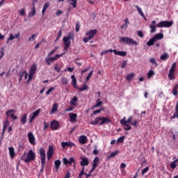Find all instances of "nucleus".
<instances>
[{
  "instance_id": "nucleus-1",
  "label": "nucleus",
  "mask_w": 178,
  "mask_h": 178,
  "mask_svg": "<svg viewBox=\"0 0 178 178\" xmlns=\"http://www.w3.org/2000/svg\"><path fill=\"white\" fill-rule=\"evenodd\" d=\"M36 154L33 149H30L28 151V152H24L22 156V161L24 162H26V163H29V162H32V161H34L35 159Z\"/></svg>"
},
{
  "instance_id": "nucleus-2",
  "label": "nucleus",
  "mask_w": 178,
  "mask_h": 178,
  "mask_svg": "<svg viewBox=\"0 0 178 178\" xmlns=\"http://www.w3.org/2000/svg\"><path fill=\"white\" fill-rule=\"evenodd\" d=\"M72 38H74L73 33H70L67 36H65L63 38V41L65 45L64 51H65L64 54L67 52V48H69V47H70V44H72V42L70 41Z\"/></svg>"
},
{
  "instance_id": "nucleus-3",
  "label": "nucleus",
  "mask_w": 178,
  "mask_h": 178,
  "mask_svg": "<svg viewBox=\"0 0 178 178\" xmlns=\"http://www.w3.org/2000/svg\"><path fill=\"white\" fill-rule=\"evenodd\" d=\"M119 41L120 42H122L127 45H138V42H137V41L129 37H120L119 38Z\"/></svg>"
},
{
  "instance_id": "nucleus-4",
  "label": "nucleus",
  "mask_w": 178,
  "mask_h": 178,
  "mask_svg": "<svg viewBox=\"0 0 178 178\" xmlns=\"http://www.w3.org/2000/svg\"><path fill=\"white\" fill-rule=\"evenodd\" d=\"M97 31H98L97 29H92L86 32V35H87V38H84L83 39V42H85V44H87L88 41L92 40V38L95 37V34H97Z\"/></svg>"
},
{
  "instance_id": "nucleus-5",
  "label": "nucleus",
  "mask_w": 178,
  "mask_h": 178,
  "mask_svg": "<svg viewBox=\"0 0 178 178\" xmlns=\"http://www.w3.org/2000/svg\"><path fill=\"white\" fill-rule=\"evenodd\" d=\"M65 55V53H63L61 54H56L54 57L48 56L44 58L45 62L47 63V65L49 66L52 62H55V60H58L59 58H62Z\"/></svg>"
},
{
  "instance_id": "nucleus-6",
  "label": "nucleus",
  "mask_w": 178,
  "mask_h": 178,
  "mask_svg": "<svg viewBox=\"0 0 178 178\" xmlns=\"http://www.w3.org/2000/svg\"><path fill=\"white\" fill-rule=\"evenodd\" d=\"M39 154L41 159V165H42V168L40 169V172H44V168H45V149H44V148H40L39 149Z\"/></svg>"
},
{
  "instance_id": "nucleus-7",
  "label": "nucleus",
  "mask_w": 178,
  "mask_h": 178,
  "mask_svg": "<svg viewBox=\"0 0 178 178\" xmlns=\"http://www.w3.org/2000/svg\"><path fill=\"white\" fill-rule=\"evenodd\" d=\"M35 72H37V64H33L31 66L30 70H29V79L27 80V84L30 82V80L33 79V76L35 74Z\"/></svg>"
},
{
  "instance_id": "nucleus-8",
  "label": "nucleus",
  "mask_w": 178,
  "mask_h": 178,
  "mask_svg": "<svg viewBox=\"0 0 178 178\" xmlns=\"http://www.w3.org/2000/svg\"><path fill=\"white\" fill-rule=\"evenodd\" d=\"M173 26V21H161L156 24V27L162 29V27H172Z\"/></svg>"
},
{
  "instance_id": "nucleus-9",
  "label": "nucleus",
  "mask_w": 178,
  "mask_h": 178,
  "mask_svg": "<svg viewBox=\"0 0 178 178\" xmlns=\"http://www.w3.org/2000/svg\"><path fill=\"white\" fill-rule=\"evenodd\" d=\"M120 123L122 124V126H124V130H131V126H130V124L126 122V117H124L123 119L120 120Z\"/></svg>"
},
{
  "instance_id": "nucleus-10",
  "label": "nucleus",
  "mask_w": 178,
  "mask_h": 178,
  "mask_svg": "<svg viewBox=\"0 0 178 178\" xmlns=\"http://www.w3.org/2000/svg\"><path fill=\"white\" fill-rule=\"evenodd\" d=\"M40 112H41V109H38L36 111H35L34 113H32L29 115V123L33 122L34 119H35L37 118V116H38V115H40Z\"/></svg>"
},
{
  "instance_id": "nucleus-11",
  "label": "nucleus",
  "mask_w": 178,
  "mask_h": 178,
  "mask_svg": "<svg viewBox=\"0 0 178 178\" xmlns=\"http://www.w3.org/2000/svg\"><path fill=\"white\" fill-rule=\"evenodd\" d=\"M28 140L31 145H35V137L32 132L28 134Z\"/></svg>"
},
{
  "instance_id": "nucleus-12",
  "label": "nucleus",
  "mask_w": 178,
  "mask_h": 178,
  "mask_svg": "<svg viewBox=\"0 0 178 178\" xmlns=\"http://www.w3.org/2000/svg\"><path fill=\"white\" fill-rule=\"evenodd\" d=\"M8 118H12L14 120L17 119V116L15 115V110H8L6 113Z\"/></svg>"
},
{
  "instance_id": "nucleus-13",
  "label": "nucleus",
  "mask_w": 178,
  "mask_h": 178,
  "mask_svg": "<svg viewBox=\"0 0 178 178\" xmlns=\"http://www.w3.org/2000/svg\"><path fill=\"white\" fill-rule=\"evenodd\" d=\"M52 155H54V147L50 145L47 150V159L49 161L52 158Z\"/></svg>"
},
{
  "instance_id": "nucleus-14",
  "label": "nucleus",
  "mask_w": 178,
  "mask_h": 178,
  "mask_svg": "<svg viewBox=\"0 0 178 178\" xmlns=\"http://www.w3.org/2000/svg\"><path fill=\"white\" fill-rule=\"evenodd\" d=\"M81 159L80 162L81 166H88L90 161H88V158L81 157Z\"/></svg>"
},
{
  "instance_id": "nucleus-15",
  "label": "nucleus",
  "mask_w": 178,
  "mask_h": 178,
  "mask_svg": "<svg viewBox=\"0 0 178 178\" xmlns=\"http://www.w3.org/2000/svg\"><path fill=\"white\" fill-rule=\"evenodd\" d=\"M51 128L52 130H58L59 129V122L58 121H52L51 122Z\"/></svg>"
},
{
  "instance_id": "nucleus-16",
  "label": "nucleus",
  "mask_w": 178,
  "mask_h": 178,
  "mask_svg": "<svg viewBox=\"0 0 178 178\" xmlns=\"http://www.w3.org/2000/svg\"><path fill=\"white\" fill-rule=\"evenodd\" d=\"M105 123H111V120H109V118L101 117L99 125L102 126V124H105Z\"/></svg>"
},
{
  "instance_id": "nucleus-17",
  "label": "nucleus",
  "mask_w": 178,
  "mask_h": 178,
  "mask_svg": "<svg viewBox=\"0 0 178 178\" xmlns=\"http://www.w3.org/2000/svg\"><path fill=\"white\" fill-rule=\"evenodd\" d=\"M61 145L63 148H66V147H74V143L72 142H62Z\"/></svg>"
},
{
  "instance_id": "nucleus-18",
  "label": "nucleus",
  "mask_w": 178,
  "mask_h": 178,
  "mask_svg": "<svg viewBox=\"0 0 178 178\" xmlns=\"http://www.w3.org/2000/svg\"><path fill=\"white\" fill-rule=\"evenodd\" d=\"M69 116H70V122H76L77 119V114L74 113H70Z\"/></svg>"
},
{
  "instance_id": "nucleus-19",
  "label": "nucleus",
  "mask_w": 178,
  "mask_h": 178,
  "mask_svg": "<svg viewBox=\"0 0 178 178\" xmlns=\"http://www.w3.org/2000/svg\"><path fill=\"white\" fill-rule=\"evenodd\" d=\"M71 79L72 87H74V88H77V79H76V76H74V75H72Z\"/></svg>"
},
{
  "instance_id": "nucleus-20",
  "label": "nucleus",
  "mask_w": 178,
  "mask_h": 178,
  "mask_svg": "<svg viewBox=\"0 0 178 178\" xmlns=\"http://www.w3.org/2000/svg\"><path fill=\"white\" fill-rule=\"evenodd\" d=\"M51 5V3L49 2H46L44 6H43V8L42 10V14L44 15H45V12H47V9H48V8H49V6Z\"/></svg>"
},
{
  "instance_id": "nucleus-21",
  "label": "nucleus",
  "mask_w": 178,
  "mask_h": 178,
  "mask_svg": "<svg viewBox=\"0 0 178 178\" xmlns=\"http://www.w3.org/2000/svg\"><path fill=\"white\" fill-rule=\"evenodd\" d=\"M79 142L80 144H86L87 143V136H79Z\"/></svg>"
},
{
  "instance_id": "nucleus-22",
  "label": "nucleus",
  "mask_w": 178,
  "mask_h": 178,
  "mask_svg": "<svg viewBox=\"0 0 178 178\" xmlns=\"http://www.w3.org/2000/svg\"><path fill=\"white\" fill-rule=\"evenodd\" d=\"M154 41H158L159 40H162L163 38V33H157L153 36Z\"/></svg>"
},
{
  "instance_id": "nucleus-23",
  "label": "nucleus",
  "mask_w": 178,
  "mask_h": 178,
  "mask_svg": "<svg viewBox=\"0 0 178 178\" xmlns=\"http://www.w3.org/2000/svg\"><path fill=\"white\" fill-rule=\"evenodd\" d=\"M55 112H58V104L56 103L53 104L51 110L50 111V115H54Z\"/></svg>"
},
{
  "instance_id": "nucleus-24",
  "label": "nucleus",
  "mask_w": 178,
  "mask_h": 178,
  "mask_svg": "<svg viewBox=\"0 0 178 178\" xmlns=\"http://www.w3.org/2000/svg\"><path fill=\"white\" fill-rule=\"evenodd\" d=\"M114 54L115 55H119V56H126L127 55V53L126 51H118V50L114 51Z\"/></svg>"
},
{
  "instance_id": "nucleus-25",
  "label": "nucleus",
  "mask_w": 178,
  "mask_h": 178,
  "mask_svg": "<svg viewBox=\"0 0 178 178\" xmlns=\"http://www.w3.org/2000/svg\"><path fill=\"white\" fill-rule=\"evenodd\" d=\"M61 163L62 162L60 161V160H56L54 161V166L56 171H58L59 170V168H60Z\"/></svg>"
},
{
  "instance_id": "nucleus-26",
  "label": "nucleus",
  "mask_w": 178,
  "mask_h": 178,
  "mask_svg": "<svg viewBox=\"0 0 178 178\" xmlns=\"http://www.w3.org/2000/svg\"><path fill=\"white\" fill-rule=\"evenodd\" d=\"M33 16H35V6H34V4L33 6L32 10L28 15V17L29 19H31V17H33Z\"/></svg>"
},
{
  "instance_id": "nucleus-27",
  "label": "nucleus",
  "mask_w": 178,
  "mask_h": 178,
  "mask_svg": "<svg viewBox=\"0 0 178 178\" xmlns=\"http://www.w3.org/2000/svg\"><path fill=\"white\" fill-rule=\"evenodd\" d=\"M9 154L10 158H15V156L16 155L15 154V148L13 147H8Z\"/></svg>"
},
{
  "instance_id": "nucleus-28",
  "label": "nucleus",
  "mask_w": 178,
  "mask_h": 178,
  "mask_svg": "<svg viewBox=\"0 0 178 178\" xmlns=\"http://www.w3.org/2000/svg\"><path fill=\"white\" fill-rule=\"evenodd\" d=\"M101 117L96 118L94 121H90V124H98L101 122Z\"/></svg>"
},
{
  "instance_id": "nucleus-29",
  "label": "nucleus",
  "mask_w": 178,
  "mask_h": 178,
  "mask_svg": "<svg viewBox=\"0 0 178 178\" xmlns=\"http://www.w3.org/2000/svg\"><path fill=\"white\" fill-rule=\"evenodd\" d=\"M21 122L22 124H26V122H27V114H23V115L21 117Z\"/></svg>"
},
{
  "instance_id": "nucleus-30",
  "label": "nucleus",
  "mask_w": 178,
  "mask_h": 178,
  "mask_svg": "<svg viewBox=\"0 0 178 178\" xmlns=\"http://www.w3.org/2000/svg\"><path fill=\"white\" fill-rule=\"evenodd\" d=\"M67 2H70V5H72L73 8H77V0H67Z\"/></svg>"
},
{
  "instance_id": "nucleus-31",
  "label": "nucleus",
  "mask_w": 178,
  "mask_h": 178,
  "mask_svg": "<svg viewBox=\"0 0 178 178\" xmlns=\"http://www.w3.org/2000/svg\"><path fill=\"white\" fill-rule=\"evenodd\" d=\"M135 8L137 9L139 15L141 16V17H145V16L144 15V13L143 12V10L141 9V8H140L138 6H135Z\"/></svg>"
},
{
  "instance_id": "nucleus-32",
  "label": "nucleus",
  "mask_w": 178,
  "mask_h": 178,
  "mask_svg": "<svg viewBox=\"0 0 178 178\" xmlns=\"http://www.w3.org/2000/svg\"><path fill=\"white\" fill-rule=\"evenodd\" d=\"M134 78V73H131L127 75L126 80L127 81H131V80H133Z\"/></svg>"
},
{
  "instance_id": "nucleus-33",
  "label": "nucleus",
  "mask_w": 178,
  "mask_h": 178,
  "mask_svg": "<svg viewBox=\"0 0 178 178\" xmlns=\"http://www.w3.org/2000/svg\"><path fill=\"white\" fill-rule=\"evenodd\" d=\"M8 126H9V121L6 120L3 124V134H5V130H6V127H8Z\"/></svg>"
},
{
  "instance_id": "nucleus-34",
  "label": "nucleus",
  "mask_w": 178,
  "mask_h": 178,
  "mask_svg": "<svg viewBox=\"0 0 178 178\" xmlns=\"http://www.w3.org/2000/svg\"><path fill=\"white\" fill-rule=\"evenodd\" d=\"M102 102H101L100 99H98L96 101V104L95 106H93V107L92 108V109H94V108H98L99 106H101V105H102Z\"/></svg>"
},
{
  "instance_id": "nucleus-35",
  "label": "nucleus",
  "mask_w": 178,
  "mask_h": 178,
  "mask_svg": "<svg viewBox=\"0 0 178 178\" xmlns=\"http://www.w3.org/2000/svg\"><path fill=\"white\" fill-rule=\"evenodd\" d=\"M169 58V54L168 53H164L160 56L161 60H166Z\"/></svg>"
},
{
  "instance_id": "nucleus-36",
  "label": "nucleus",
  "mask_w": 178,
  "mask_h": 178,
  "mask_svg": "<svg viewBox=\"0 0 178 178\" xmlns=\"http://www.w3.org/2000/svg\"><path fill=\"white\" fill-rule=\"evenodd\" d=\"M77 101H79V99H77V97L74 96L70 101V105H77V104H76V102H77Z\"/></svg>"
},
{
  "instance_id": "nucleus-37",
  "label": "nucleus",
  "mask_w": 178,
  "mask_h": 178,
  "mask_svg": "<svg viewBox=\"0 0 178 178\" xmlns=\"http://www.w3.org/2000/svg\"><path fill=\"white\" fill-rule=\"evenodd\" d=\"M168 77H169L170 80H175V79H176L175 77V72L169 71Z\"/></svg>"
},
{
  "instance_id": "nucleus-38",
  "label": "nucleus",
  "mask_w": 178,
  "mask_h": 178,
  "mask_svg": "<svg viewBox=\"0 0 178 178\" xmlns=\"http://www.w3.org/2000/svg\"><path fill=\"white\" fill-rule=\"evenodd\" d=\"M177 162H178V159H177L171 163V164H170L171 169H176V167L177 166Z\"/></svg>"
},
{
  "instance_id": "nucleus-39",
  "label": "nucleus",
  "mask_w": 178,
  "mask_h": 178,
  "mask_svg": "<svg viewBox=\"0 0 178 178\" xmlns=\"http://www.w3.org/2000/svg\"><path fill=\"white\" fill-rule=\"evenodd\" d=\"M154 42H156V41L154 40V38H152L147 42V47H152Z\"/></svg>"
},
{
  "instance_id": "nucleus-40",
  "label": "nucleus",
  "mask_w": 178,
  "mask_h": 178,
  "mask_svg": "<svg viewBox=\"0 0 178 178\" xmlns=\"http://www.w3.org/2000/svg\"><path fill=\"white\" fill-rule=\"evenodd\" d=\"M60 80H61V83L63 85L67 86V84H69V81H67V79L65 77H62Z\"/></svg>"
},
{
  "instance_id": "nucleus-41",
  "label": "nucleus",
  "mask_w": 178,
  "mask_h": 178,
  "mask_svg": "<svg viewBox=\"0 0 178 178\" xmlns=\"http://www.w3.org/2000/svg\"><path fill=\"white\" fill-rule=\"evenodd\" d=\"M177 90H178V84H177L172 89V95L176 96L178 95V92H177Z\"/></svg>"
},
{
  "instance_id": "nucleus-42",
  "label": "nucleus",
  "mask_w": 178,
  "mask_h": 178,
  "mask_svg": "<svg viewBox=\"0 0 178 178\" xmlns=\"http://www.w3.org/2000/svg\"><path fill=\"white\" fill-rule=\"evenodd\" d=\"M79 91H86V90H89L90 87L87 85H84L82 88H77Z\"/></svg>"
},
{
  "instance_id": "nucleus-43",
  "label": "nucleus",
  "mask_w": 178,
  "mask_h": 178,
  "mask_svg": "<svg viewBox=\"0 0 178 178\" xmlns=\"http://www.w3.org/2000/svg\"><path fill=\"white\" fill-rule=\"evenodd\" d=\"M98 166V163H92V169L90 170V173H92L97 169V167Z\"/></svg>"
},
{
  "instance_id": "nucleus-44",
  "label": "nucleus",
  "mask_w": 178,
  "mask_h": 178,
  "mask_svg": "<svg viewBox=\"0 0 178 178\" xmlns=\"http://www.w3.org/2000/svg\"><path fill=\"white\" fill-rule=\"evenodd\" d=\"M149 28L151 29L150 33H155V31H156V27L155 25L150 24Z\"/></svg>"
},
{
  "instance_id": "nucleus-45",
  "label": "nucleus",
  "mask_w": 178,
  "mask_h": 178,
  "mask_svg": "<svg viewBox=\"0 0 178 178\" xmlns=\"http://www.w3.org/2000/svg\"><path fill=\"white\" fill-rule=\"evenodd\" d=\"M155 74V72L153 70H149L147 73V77L148 79H150V77H152Z\"/></svg>"
},
{
  "instance_id": "nucleus-46",
  "label": "nucleus",
  "mask_w": 178,
  "mask_h": 178,
  "mask_svg": "<svg viewBox=\"0 0 178 178\" xmlns=\"http://www.w3.org/2000/svg\"><path fill=\"white\" fill-rule=\"evenodd\" d=\"M118 154H119V151H115L114 152H112L111 154H110V156H108V158H113L116 156Z\"/></svg>"
},
{
  "instance_id": "nucleus-47",
  "label": "nucleus",
  "mask_w": 178,
  "mask_h": 178,
  "mask_svg": "<svg viewBox=\"0 0 178 178\" xmlns=\"http://www.w3.org/2000/svg\"><path fill=\"white\" fill-rule=\"evenodd\" d=\"M92 76V71H90L89 73H88V76H86V81L87 82V81H88L89 80H90V79H91V76Z\"/></svg>"
},
{
  "instance_id": "nucleus-48",
  "label": "nucleus",
  "mask_w": 178,
  "mask_h": 178,
  "mask_svg": "<svg viewBox=\"0 0 178 178\" xmlns=\"http://www.w3.org/2000/svg\"><path fill=\"white\" fill-rule=\"evenodd\" d=\"M35 34H33L31 35V36L28 39V41H29V42H31V41H35Z\"/></svg>"
},
{
  "instance_id": "nucleus-49",
  "label": "nucleus",
  "mask_w": 178,
  "mask_h": 178,
  "mask_svg": "<svg viewBox=\"0 0 178 178\" xmlns=\"http://www.w3.org/2000/svg\"><path fill=\"white\" fill-rule=\"evenodd\" d=\"M175 69H176V63H174L172 65L171 68L170 69L169 72H175Z\"/></svg>"
},
{
  "instance_id": "nucleus-50",
  "label": "nucleus",
  "mask_w": 178,
  "mask_h": 178,
  "mask_svg": "<svg viewBox=\"0 0 178 178\" xmlns=\"http://www.w3.org/2000/svg\"><path fill=\"white\" fill-rule=\"evenodd\" d=\"M18 13H19V15H21V16H24V15H26V11H25L24 8H22L18 11Z\"/></svg>"
},
{
  "instance_id": "nucleus-51",
  "label": "nucleus",
  "mask_w": 178,
  "mask_h": 178,
  "mask_svg": "<svg viewBox=\"0 0 178 178\" xmlns=\"http://www.w3.org/2000/svg\"><path fill=\"white\" fill-rule=\"evenodd\" d=\"M12 40H15V36L13 34L10 33V37L7 39V44L9 42V41H12Z\"/></svg>"
},
{
  "instance_id": "nucleus-52",
  "label": "nucleus",
  "mask_w": 178,
  "mask_h": 178,
  "mask_svg": "<svg viewBox=\"0 0 178 178\" xmlns=\"http://www.w3.org/2000/svg\"><path fill=\"white\" fill-rule=\"evenodd\" d=\"M149 62L150 63H152V65H155V66H158V64L156 63V60H155V58H150Z\"/></svg>"
},
{
  "instance_id": "nucleus-53",
  "label": "nucleus",
  "mask_w": 178,
  "mask_h": 178,
  "mask_svg": "<svg viewBox=\"0 0 178 178\" xmlns=\"http://www.w3.org/2000/svg\"><path fill=\"white\" fill-rule=\"evenodd\" d=\"M124 141V136H121L118 138L117 143H123Z\"/></svg>"
},
{
  "instance_id": "nucleus-54",
  "label": "nucleus",
  "mask_w": 178,
  "mask_h": 178,
  "mask_svg": "<svg viewBox=\"0 0 178 178\" xmlns=\"http://www.w3.org/2000/svg\"><path fill=\"white\" fill-rule=\"evenodd\" d=\"M148 170H149V168H148V167L145 168L142 170V175H145V173H147V172H148Z\"/></svg>"
},
{
  "instance_id": "nucleus-55",
  "label": "nucleus",
  "mask_w": 178,
  "mask_h": 178,
  "mask_svg": "<svg viewBox=\"0 0 178 178\" xmlns=\"http://www.w3.org/2000/svg\"><path fill=\"white\" fill-rule=\"evenodd\" d=\"M70 72V73H72V72H73L74 70V67H67V70H65L64 72Z\"/></svg>"
},
{
  "instance_id": "nucleus-56",
  "label": "nucleus",
  "mask_w": 178,
  "mask_h": 178,
  "mask_svg": "<svg viewBox=\"0 0 178 178\" xmlns=\"http://www.w3.org/2000/svg\"><path fill=\"white\" fill-rule=\"evenodd\" d=\"M55 52H56V49H53L51 51L48 53L47 56H52V55L54 54Z\"/></svg>"
},
{
  "instance_id": "nucleus-57",
  "label": "nucleus",
  "mask_w": 178,
  "mask_h": 178,
  "mask_svg": "<svg viewBox=\"0 0 178 178\" xmlns=\"http://www.w3.org/2000/svg\"><path fill=\"white\" fill-rule=\"evenodd\" d=\"M60 37H62V29H60L58 31V37L56 38V41H58V40H59V38H60Z\"/></svg>"
},
{
  "instance_id": "nucleus-58",
  "label": "nucleus",
  "mask_w": 178,
  "mask_h": 178,
  "mask_svg": "<svg viewBox=\"0 0 178 178\" xmlns=\"http://www.w3.org/2000/svg\"><path fill=\"white\" fill-rule=\"evenodd\" d=\"M75 30H76V33H79V31H80V24L77 23L76 24Z\"/></svg>"
},
{
  "instance_id": "nucleus-59",
  "label": "nucleus",
  "mask_w": 178,
  "mask_h": 178,
  "mask_svg": "<svg viewBox=\"0 0 178 178\" xmlns=\"http://www.w3.org/2000/svg\"><path fill=\"white\" fill-rule=\"evenodd\" d=\"M138 123V122L137 121V120H134L133 122H131V124L132 126H134L135 127H137Z\"/></svg>"
},
{
  "instance_id": "nucleus-60",
  "label": "nucleus",
  "mask_w": 178,
  "mask_h": 178,
  "mask_svg": "<svg viewBox=\"0 0 178 178\" xmlns=\"http://www.w3.org/2000/svg\"><path fill=\"white\" fill-rule=\"evenodd\" d=\"M127 65V60H124L122 65H121L122 69H124Z\"/></svg>"
},
{
  "instance_id": "nucleus-61",
  "label": "nucleus",
  "mask_w": 178,
  "mask_h": 178,
  "mask_svg": "<svg viewBox=\"0 0 178 178\" xmlns=\"http://www.w3.org/2000/svg\"><path fill=\"white\" fill-rule=\"evenodd\" d=\"M54 70H56V72H60V67H58V64H55Z\"/></svg>"
},
{
  "instance_id": "nucleus-62",
  "label": "nucleus",
  "mask_w": 178,
  "mask_h": 178,
  "mask_svg": "<svg viewBox=\"0 0 178 178\" xmlns=\"http://www.w3.org/2000/svg\"><path fill=\"white\" fill-rule=\"evenodd\" d=\"M99 152V151L97 149V146H95V149L93 150L94 155H98Z\"/></svg>"
},
{
  "instance_id": "nucleus-63",
  "label": "nucleus",
  "mask_w": 178,
  "mask_h": 178,
  "mask_svg": "<svg viewBox=\"0 0 178 178\" xmlns=\"http://www.w3.org/2000/svg\"><path fill=\"white\" fill-rule=\"evenodd\" d=\"M138 37H140V38H143V37H144V33H143V32L141 31H138Z\"/></svg>"
},
{
  "instance_id": "nucleus-64",
  "label": "nucleus",
  "mask_w": 178,
  "mask_h": 178,
  "mask_svg": "<svg viewBox=\"0 0 178 178\" xmlns=\"http://www.w3.org/2000/svg\"><path fill=\"white\" fill-rule=\"evenodd\" d=\"M63 13V11L60 10H57L56 13V16H59L60 15H62Z\"/></svg>"
}]
</instances>
